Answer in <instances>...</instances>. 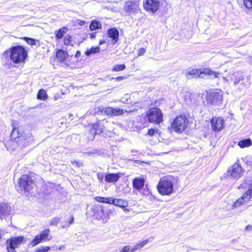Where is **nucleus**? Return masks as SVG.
<instances>
[{"label": "nucleus", "mask_w": 252, "mask_h": 252, "mask_svg": "<svg viewBox=\"0 0 252 252\" xmlns=\"http://www.w3.org/2000/svg\"><path fill=\"white\" fill-rule=\"evenodd\" d=\"M28 57V51L23 46L16 45L12 46L8 50L4 52L1 56L3 65L9 67L14 63H20L25 61Z\"/></svg>", "instance_id": "f257e3e1"}, {"label": "nucleus", "mask_w": 252, "mask_h": 252, "mask_svg": "<svg viewBox=\"0 0 252 252\" xmlns=\"http://www.w3.org/2000/svg\"><path fill=\"white\" fill-rule=\"evenodd\" d=\"M244 188L247 190L243 193L242 196L239 198L235 202H234L229 207L228 210H233L235 208L238 207L245 203H248L250 199L252 197V179L250 178L246 180L238 188Z\"/></svg>", "instance_id": "f03ea898"}, {"label": "nucleus", "mask_w": 252, "mask_h": 252, "mask_svg": "<svg viewBox=\"0 0 252 252\" xmlns=\"http://www.w3.org/2000/svg\"><path fill=\"white\" fill-rule=\"evenodd\" d=\"M177 178L172 176H164L159 180L157 189L162 195H169L174 192V185L177 182Z\"/></svg>", "instance_id": "7ed1b4c3"}, {"label": "nucleus", "mask_w": 252, "mask_h": 252, "mask_svg": "<svg viewBox=\"0 0 252 252\" xmlns=\"http://www.w3.org/2000/svg\"><path fill=\"white\" fill-rule=\"evenodd\" d=\"M34 185L33 180L30 175L25 174L19 179L16 189L18 192H29Z\"/></svg>", "instance_id": "20e7f679"}, {"label": "nucleus", "mask_w": 252, "mask_h": 252, "mask_svg": "<svg viewBox=\"0 0 252 252\" xmlns=\"http://www.w3.org/2000/svg\"><path fill=\"white\" fill-rule=\"evenodd\" d=\"M188 125V121L185 116H177L171 123V127L177 133H182L185 130Z\"/></svg>", "instance_id": "39448f33"}, {"label": "nucleus", "mask_w": 252, "mask_h": 252, "mask_svg": "<svg viewBox=\"0 0 252 252\" xmlns=\"http://www.w3.org/2000/svg\"><path fill=\"white\" fill-rule=\"evenodd\" d=\"M95 111L98 114H105L106 116L114 117L122 115L124 113L123 109L111 107L104 108L102 106L98 107L95 109Z\"/></svg>", "instance_id": "423d86ee"}, {"label": "nucleus", "mask_w": 252, "mask_h": 252, "mask_svg": "<svg viewBox=\"0 0 252 252\" xmlns=\"http://www.w3.org/2000/svg\"><path fill=\"white\" fill-rule=\"evenodd\" d=\"M202 74L208 75L211 77H217L219 73L212 71L209 68H205L202 71L201 69H191L187 72V78L190 79L191 77H200Z\"/></svg>", "instance_id": "0eeeda50"}, {"label": "nucleus", "mask_w": 252, "mask_h": 252, "mask_svg": "<svg viewBox=\"0 0 252 252\" xmlns=\"http://www.w3.org/2000/svg\"><path fill=\"white\" fill-rule=\"evenodd\" d=\"M162 113L161 110L156 107L151 108L147 114L148 120L151 123L159 124L162 121Z\"/></svg>", "instance_id": "6e6552de"}, {"label": "nucleus", "mask_w": 252, "mask_h": 252, "mask_svg": "<svg viewBox=\"0 0 252 252\" xmlns=\"http://www.w3.org/2000/svg\"><path fill=\"white\" fill-rule=\"evenodd\" d=\"M222 93L220 91L212 90L207 94L206 100L209 104L217 105L222 101Z\"/></svg>", "instance_id": "1a4fd4ad"}, {"label": "nucleus", "mask_w": 252, "mask_h": 252, "mask_svg": "<svg viewBox=\"0 0 252 252\" xmlns=\"http://www.w3.org/2000/svg\"><path fill=\"white\" fill-rule=\"evenodd\" d=\"M15 141H11V145L15 146L17 145L20 149L28 146L33 140L31 135L28 134L27 135L18 136Z\"/></svg>", "instance_id": "9d476101"}, {"label": "nucleus", "mask_w": 252, "mask_h": 252, "mask_svg": "<svg viewBox=\"0 0 252 252\" xmlns=\"http://www.w3.org/2000/svg\"><path fill=\"white\" fill-rule=\"evenodd\" d=\"M244 171L241 166L237 163H235L228 169L227 175L232 178L238 179L243 174Z\"/></svg>", "instance_id": "9b49d317"}, {"label": "nucleus", "mask_w": 252, "mask_h": 252, "mask_svg": "<svg viewBox=\"0 0 252 252\" xmlns=\"http://www.w3.org/2000/svg\"><path fill=\"white\" fill-rule=\"evenodd\" d=\"M94 216L97 220H101L103 223L106 222L109 219L108 211L107 210H104L101 206L95 208L94 209Z\"/></svg>", "instance_id": "f8f14e48"}, {"label": "nucleus", "mask_w": 252, "mask_h": 252, "mask_svg": "<svg viewBox=\"0 0 252 252\" xmlns=\"http://www.w3.org/2000/svg\"><path fill=\"white\" fill-rule=\"evenodd\" d=\"M50 233L49 229H46L41 231L40 234L37 235L32 241L31 244L33 247L37 245L42 241L46 240H50L51 237L48 238L49 234Z\"/></svg>", "instance_id": "ddd939ff"}, {"label": "nucleus", "mask_w": 252, "mask_h": 252, "mask_svg": "<svg viewBox=\"0 0 252 252\" xmlns=\"http://www.w3.org/2000/svg\"><path fill=\"white\" fill-rule=\"evenodd\" d=\"M211 124L214 131H220L224 127V121L221 117H213L211 120Z\"/></svg>", "instance_id": "4468645a"}, {"label": "nucleus", "mask_w": 252, "mask_h": 252, "mask_svg": "<svg viewBox=\"0 0 252 252\" xmlns=\"http://www.w3.org/2000/svg\"><path fill=\"white\" fill-rule=\"evenodd\" d=\"M235 86L240 85V89H245L249 87L250 84V77L249 76H240L239 77L236 78L234 81Z\"/></svg>", "instance_id": "2eb2a0df"}, {"label": "nucleus", "mask_w": 252, "mask_h": 252, "mask_svg": "<svg viewBox=\"0 0 252 252\" xmlns=\"http://www.w3.org/2000/svg\"><path fill=\"white\" fill-rule=\"evenodd\" d=\"M159 6L158 0H146L144 3V7L147 10L154 13L157 11Z\"/></svg>", "instance_id": "dca6fc26"}, {"label": "nucleus", "mask_w": 252, "mask_h": 252, "mask_svg": "<svg viewBox=\"0 0 252 252\" xmlns=\"http://www.w3.org/2000/svg\"><path fill=\"white\" fill-rule=\"evenodd\" d=\"M103 132V126L99 122L93 124L90 129V133L91 135L89 136V139L93 140L96 134H99Z\"/></svg>", "instance_id": "f3484780"}, {"label": "nucleus", "mask_w": 252, "mask_h": 252, "mask_svg": "<svg viewBox=\"0 0 252 252\" xmlns=\"http://www.w3.org/2000/svg\"><path fill=\"white\" fill-rule=\"evenodd\" d=\"M107 36L111 38V43L113 45L116 44L119 37V32L115 28L109 29L107 32Z\"/></svg>", "instance_id": "a211bd4d"}, {"label": "nucleus", "mask_w": 252, "mask_h": 252, "mask_svg": "<svg viewBox=\"0 0 252 252\" xmlns=\"http://www.w3.org/2000/svg\"><path fill=\"white\" fill-rule=\"evenodd\" d=\"M11 212V207L6 203H0V218L1 219H5L8 216Z\"/></svg>", "instance_id": "6ab92c4d"}, {"label": "nucleus", "mask_w": 252, "mask_h": 252, "mask_svg": "<svg viewBox=\"0 0 252 252\" xmlns=\"http://www.w3.org/2000/svg\"><path fill=\"white\" fill-rule=\"evenodd\" d=\"M25 241V238L24 236H20L12 237L7 240L6 242L15 248H18Z\"/></svg>", "instance_id": "aec40b11"}, {"label": "nucleus", "mask_w": 252, "mask_h": 252, "mask_svg": "<svg viewBox=\"0 0 252 252\" xmlns=\"http://www.w3.org/2000/svg\"><path fill=\"white\" fill-rule=\"evenodd\" d=\"M121 173H107L105 175V181L107 183L117 182L121 177Z\"/></svg>", "instance_id": "412c9836"}, {"label": "nucleus", "mask_w": 252, "mask_h": 252, "mask_svg": "<svg viewBox=\"0 0 252 252\" xmlns=\"http://www.w3.org/2000/svg\"><path fill=\"white\" fill-rule=\"evenodd\" d=\"M145 182V180L144 178L136 177L133 179L132 185L134 189L140 190L143 188Z\"/></svg>", "instance_id": "4be33fe9"}, {"label": "nucleus", "mask_w": 252, "mask_h": 252, "mask_svg": "<svg viewBox=\"0 0 252 252\" xmlns=\"http://www.w3.org/2000/svg\"><path fill=\"white\" fill-rule=\"evenodd\" d=\"M11 125L13 129L11 133V138L14 140L13 141H15L17 140L16 137H18V136H22V134L19 132V130L16 126V125H17V121H13Z\"/></svg>", "instance_id": "5701e85b"}, {"label": "nucleus", "mask_w": 252, "mask_h": 252, "mask_svg": "<svg viewBox=\"0 0 252 252\" xmlns=\"http://www.w3.org/2000/svg\"><path fill=\"white\" fill-rule=\"evenodd\" d=\"M67 56V53L63 51V50L60 49L57 51V58L61 62L64 61L66 59Z\"/></svg>", "instance_id": "b1692460"}, {"label": "nucleus", "mask_w": 252, "mask_h": 252, "mask_svg": "<svg viewBox=\"0 0 252 252\" xmlns=\"http://www.w3.org/2000/svg\"><path fill=\"white\" fill-rule=\"evenodd\" d=\"M148 239L145 240L139 243L134 245L133 247H131V252H135L143 248L145 245L148 243Z\"/></svg>", "instance_id": "393cba45"}, {"label": "nucleus", "mask_w": 252, "mask_h": 252, "mask_svg": "<svg viewBox=\"0 0 252 252\" xmlns=\"http://www.w3.org/2000/svg\"><path fill=\"white\" fill-rule=\"evenodd\" d=\"M238 145L240 148H244L251 146L252 145V141L250 138H247L240 140L238 142Z\"/></svg>", "instance_id": "a878e982"}, {"label": "nucleus", "mask_w": 252, "mask_h": 252, "mask_svg": "<svg viewBox=\"0 0 252 252\" xmlns=\"http://www.w3.org/2000/svg\"><path fill=\"white\" fill-rule=\"evenodd\" d=\"M74 221V218L72 215H69V216L65 219V221L63 222V224L62 225V228H66L69 226V225L72 224Z\"/></svg>", "instance_id": "bb28decb"}, {"label": "nucleus", "mask_w": 252, "mask_h": 252, "mask_svg": "<svg viewBox=\"0 0 252 252\" xmlns=\"http://www.w3.org/2000/svg\"><path fill=\"white\" fill-rule=\"evenodd\" d=\"M137 8V5L135 3L132 2H128L126 4V10L128 12H134L136 11Z\"/></svg>", "instance_id": "cd10ccee"}, {"label": "nucleus", "mask_w": 252, "mask_h": 252, "mask_svg": "<svg viewBox=\"0 0 252 252\" xmlns=\"http://www.w3.org/2000/svg\"><path fill=\"white\" fill-rule=\"evenodd\" d=\"M114 205L122 208H125L127 206L128 203L122 199H115Z\"/></svg>", "instance_id": "c85d7f7f"}, {"label": "nucleus", "mask_w": 252, "mask_h": 252, "mask_svg": "<svg viewBox=\"0 0 252 252\" xmlns=\"http://www.w3.org/2000/svg\"><path fill=\"white\" fill-rule=\"evenodd\" d=\"M101 28V23L96 20L93 21L90 25V29L91 31H94Z\"/></svg>", "instance_id": "c756f323"}, {"label": "nucleus", "mask_w": 252, "mask_h": 252, "mask_svg": "<svg viewBox=\"0 0 252 252\" xmlns=\"http://www.w3.org/2000/svg\"><path fill=\"white\" fill-rule=\"evenodd\" d=\"M100 48L99 47H92L90 49H88L85 51V55L89 56L91 54H94L99 52Z\"/></svg>", "instance_id": "7c9ffc66"}, {"label": "nucleus", "mask_w": 252, "mask_h": 252, "mask_svg": "<svg viewBox=\"0 0 252 252\" xmlns=\"http://www.w3.org/2000/svg\"><path fill=\"white\" fill-rule=\"evenodd\" d=\"M37 98L40 100H45L47 98L46 92L43 89L39 90L37 95Z\"/></svg>", "instance_id": "2f4dec72"}, {"label": "nucleus", "mask_w": 252, "mask_h": 252, "mask_svg": "<svg viewBox=\"0 0 252 252\" xmlns=\"http://www.w3.org/2000/svg\"><path fill=\"white\" fill-rule=\"evenodd\" d=\"M66 28H61L57 32H56V37L57 39H61L64 33L65 32H66Z\"/></svg>", "instance_id": "473e14b6"}, {"label": "nucleus", "mask_w": 252, "mask_h": 252, "mask_svg": "<svg viewBox=\"0 0 252 252\" xmlns=\"http://www.w3.org/2000/svg\"><path fill=\"white\" fill-rule=\"evenodd\" d=\"M243 3L246 8L252 12V0H243Z\"/></svg>", "instance_id": "72a5a7b5"}, {"label": "nucleus", "mask_w": 252, "mask_h": 252, "mask_svg": "<svg viewBox=\"0 0 252 252\" xmlns=\"http://www.w3.org/2000/svg\"><path fill=\"white\" fill-rule=\"evenodd\" d=\"M125 68V64H117L113 67V71H120L124 70Z\"/></svg>", "instance_id": "f704fd0d"}, {"label": "nucleus", "mask_w": 252, "mask_h": 252, "mask_svg": "<svg viewBox=\"0 0 252 252\" xmlns=\"http://www.w3.org/2000/svg\"><path fill=\"white\" fill-rule=\"evenodd\" d=\"M50 249L49 246H41L35 250V252H47Z\"/></svg>", "instance_id": "c9c22d12"}, {"label": "nucleus", "mask_w": 252, "mask_h": 252, "mask_svg": "<svg viewBox=\"0 0 252 252\" xmlns=\"http://www.w3.org/2000/svg\"><path fill=\"white\" fill-rule=\"evenodd\" d=\"M24 39L26 42L30 45H35L36 43V40L29 37H24Z\"/></svg>", "instance_id": "e433bc0d"}, {"label": "nucleus", "mask_w": 252, "mask_h": 252, "mask_svg": "<svg viewBox=\"0 0 252 252\" xmlns=\"http://www.w3.org/2000/svg\"><path fill=\"white\" fill-rule=\"evenodd\" d=\"M105 173L103 172H98L97 174V178L100 183H103L104 178L105 179Z\"/></svg>", "instance_id": "4c0bfd02"}, {"label": "nucleus", "mask_w": 252, "mask_h": 252, "mask_svg": "<svg viewBox=\"0 0 252 252\" xmlns=\"http://www.w3.org/2000/svg\"><path fill=\"white\" fill-rule=\"evenodd\" d=\"M72 37L69 35H67L64 37V44L65 45H69L71 42Z\"/></svg>", "instance_id": "58836bf2"}, {"label": "nucleus", "mask_w": 252, "mask_h": 252, "mask_svg": "<svg viewBox=\"0 0 252 252\" xmlns=\"http://www.w3.org/2000/svg\"><path fill=\"white\" fill-rule=\"evenodd\" d=\"M61 220V219L59 217H55L52 219L50 221V224L51 225H57L59 221Z\"/></svg>", "instance_id": "ea45409f"}, {"label": "nucleus", "mask_w": 252, "mask_h": 252, "mask_svg": "<svg viewBox=\"0 0 252 252\" xmlns=\"http://www.w3.org/2000/svg\"><path fill=\"white\" fill-rule=\"evenodd\" d=\"M71 163L73 165H75L76 167H77L78 168H79V167L83 166V162L80 161H77L76 160H74L71 161Z\"/></svg>", "instance_id": "a19ab883"}, {"label": "nucleus", "mask_w": 252, "mask_h": 252, "mask_svg": "<svg viewBox=\"0 0 252 252\" xmlns=\"http://www.w3.org/2000/svg\"><path fill=\"white\" fill-rule=\"evenodd\" d=\"M6 247L8 252H17L15 250L16 248L13 246L10 245L9 243L6 242Z\"/></svg>", "instance_id": "79ce46f5"}, {"label": "nucleus", "mask_w": 252, "mask_h": 252, "mask_svg": "<svg viewBox=\"0 0 252 252\" xmlns=\"http://www.w3.org/2000/svg\"><path fill=\"white\" fill-rule=\"evenodd\" d=\"M114 200H115V199L113 198H112V197H109V198L105 197L104 203H108V204H114Z\"/></svg>", "instance_id": "37998d69"}, {"label": "nucleus", "mask_w": 252, "mask_h": 252, "mask_svg": "<svg viewBox=\"0 0 252 252\" xmlns=\"http://www.w3.org/2000/svg\"><path fill=\"white\" fill-rule=\"evenodd\" d=\"M131 247L129 245L125 246L120 252H131Z\"/></svg>", "instance_id": "c03bdc74"}, {"label": "nucleus", "mask_w": 252, "mask_h": 252, "mask_svg": "<svg viewBox=\"0 0 252 252\" xmlns=\"http://www.w3.org/2000/svg\"><path fill=\"white\" fill-rule=\"evenodd\" d=\"M105 198L103 197L97 196L95 197V200L99 202L104 203L105 202Z\"/></svg>", "instance_id": "a18cd8bd"}, {"label": "nucleus", "mask_w": 252, "mask_h": 252, "mask_svg": "<svg viewBox=\"0 0 252 252\" xmlns=\"http://www.w3.org/2000/svg\"><path fill=\"white\" fill-rule=\"evenodd\" d=\"M146 51V49L144 48H141L138 50V56H140L141 55H142Z\"/></svg>", "instance_id": "49530a36"}, {"label": "nucleus", "mask_w": 252, "mask_h": 252, "mask_svg": "<svg viewBox=\"0 0 252 252\" xmlns=\"http://www.w3.org/2000/svg\"><path fill=\"white\" fill-rule=\"evenodd\" d=\"M155 132V130L154 129L151 128L149 129L148 131V134L150 136H153L154 135Z\"/></svg>", "instance_id": "de8ad7c7"}, {"label": "nucleus", "mask_w": 252, "mask_h": 252, "mask_svg": "<svg viewBox=\"0 0 252 252\" xmlns=\"http://www.w3.org/2000/svg\"><path fill=\"white\" fill-rule=\"evenodd\" d=\"M245 230L247 231H252V226L250 224L247 225L245 227Z\"/></svg>", "instance_id": "09e8293b"}, {"label": "nucleus", "mask_w": 252, "mask_h": 252, "mask_svg": "<svg viewBox=\"0 0 252 252\" xmlns=\"http://www.w3.org/2000/svg\"><path fill=\"white\" fill-rule=\"evenodd\" d=\"M96 33L95 32H93L91 33L90 34V38H91V39H94L95 37V36H96Z\"/></svg>", "instance_id": "8fccbe9b"}, {"label": "nucleus", "mask_w": 252, "mask_h": 252, "mask_svg": "<svg viewBox=\"0 0 252 252\" xmlns=\"http://www.w3.org/2000/svg\"><path fill=\"white\" fill-rule=\"evenodd\" d=\"M125 78V77L124 76H119L116 78V80L117 81H121L123 80Z\"/></svg>", "instance_id": "3c124183"}, {"label": "nucleus", "mask_w": 252, "mask_h": 252, "mask_svg": "<svg viewBox=\"0 0 252 252\" xmlns=\"http://www.w3.org/2000/svg\"><path fill=\"white\" fill-rule=\"evenodd\" d=\"M81 55V53L80 51H77L76 53V57H80Z\"/></svg>", "instance_id": "603ef678"}, {"label": "nucleus", "mask_w": 252, "mask_h": 252, "mask_svg": "<svg viewBox=\"0 0 252 252\" xmlns=\"http://www.w3.org/2000/svg\"><path fill=\"white\" fill-rule=\"evenodd\" d=\"M104 43H105V40H100L99 42V45H101Z\"/></svg>", "instance_id": "864d4df0"}, {"label": "nucleus", "mask_w": 252, "mask_h": 252, "mask_svg": "<svg viewBox=\"0 0 252 252\" xmlns=\"http://www.w3.org/2000/svg\"><path fill=\"white\" fill-rule=\"evenodd\" d=\"M134 152H137V151H136V150H132L131 151V153H134Z\"/></svg>", "instance_id": "5fc2aeb1"}, {"label": "nucleus", "mask_w": 252, "mask_h": 252, "mask_svg": "<svg viewBox=\"0 0 252 252\" xmlns=\"http://www.w3.org/2000/svg\"><path fill=\"white\" fill-rule=\"evenodd\" d=\"M81 25H84V24H85V22H84V21H81Z\"/></svg>", "instance_id": "6e6d98bb"}]
</instances>
